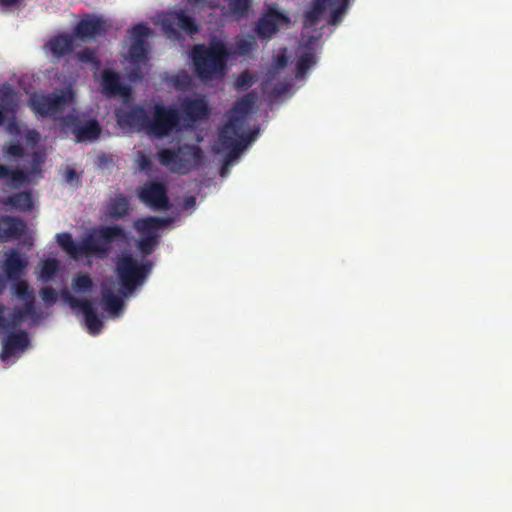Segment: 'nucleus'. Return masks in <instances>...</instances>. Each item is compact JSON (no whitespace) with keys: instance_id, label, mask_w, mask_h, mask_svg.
<instances>
[{"instance_id":"nucleus-1","label":"nucleus","mask_w":512,"mask_h":512,"mask_svg":"<svg viewBox=\"0 0 512 512\" xmlns=\"http://www.w3.org/2000/svg\"><path fill=\"white\" fill-rule=\"evenodd\" d=\"M169 223V219L158 217L143 218L135 223V229L138 233V252L135 255L123 253L116 263L119 282H105L103 284L102 305L111 317L120 315L123 310V298L131 294L137 286L142 285L145 281L151 268L146 256L154 250L161 231Z\"/></svg>"},{"instance_id":"nucleus-2","label":"nucleus","mask_w":512,"mask_h":512,"mask_svg":"<svg viewBox=\"0 0 512 512\" xmlns=\"http://www.w3.org/2000/svg\"><path fill=\"white\" fill-rule=\"evenodd\" d=\"M184 123L181 124L178 112L166 108L161 104H155L152 117H148L146 111L136 107L126 111L118 109L116 117L119 126L126 131H145L154 137L170 136L178 133L182 127L189 126L187 120L202 119L208 114V107L205 99L201 96H194L184 101L181 108Z\"/></svg>"},{"instance_id":"nucleus-3","label":"nucleus","mask_w":512,"mask_h":512,"mask_svg":"<svg viewBox=\"0 0 512 512\" xmlns=\"http://www.w3.org/2000/svg\"><path fill=\"white\" fill-rule=\"evenodd\" d=\"M14 300L13 311L0 305V330L7 333L3 340L0 358L13 363L29 347L27 335L16 328L23 324H34L43 317L35 306L34 291L26 281H17L11 287Z\"/></svg>"},{"instance_id":"nucleus-4","label":"nucleus","mask_w":512,"mask_h":512,"mask_svg":"<svg viewBox=\"0 0 512 512\" xmlns=\"http://www.w3.org/2000/svg\"><path fill=\"white\" fill-rule=\"evenodd\" d=\"M75 97L71 88L53 97L35 94L31 98L32 110L40 116H49L60 121L65 133H71L76 141H92L99 137L101 129L94 119L77 111L74 107Z\"/></svg>"},{"instance_id":"nucleus-5","label":"nucleus","mask_w":512,"mask_h":512,"mask_svg":"<svg viewBox=\"0 0 512 512\" xmlns=\"http://www.w3.org/2000/svg\"><path fill=\"white\" fill-rule=\"evenodd\" d=\"M255 101L256 97L253 93L246 95L223 118L218 141L214 147L217 153L224 155V167L221 170L222 177L226 176L228 167L237 161L240 154L256 136V133L248 126V118Z\"/></svg>"},{"instance_id":"nucleus-6","label":"nucleus","mask_w":512,"mask_h":512,"mask_svg":"<svg viewBox=\"0 0 512 512\" xmlns=\"http://www.w3.org/2000/svg\"><path fill=\"white\" fill-rule=\"evenodd\" d=\"M349 0H313L304 17L302 42L299 47V60L296 65V78L303 77L305 71L316 62L317 40L326 24L336 25L342 20Z\"/></svg>"},{"instance_id":"nucleus-7","label":"nucleus","mask_w":512,"mask_h":512,"mask_svg":"<svg viewBox=\"0 0 512 512\" xmlns=\"http://www.w3.org/2000/svg\"><path fill=\"white\" fill-rule=\"evenodd\" d=\"M254 39H240L235 49L228 47L220 39L213 40L209 45H196L191 58L198 77L203 81L221 79L227 72V62L231 55H244L250 52Z\"/></svg>"},{"instance_id":"nucleus-8","label":"nucleus","mask_w":512,"mask_h":512,"mask_svg":"<svg viewBox=\"0 0 512 512\" xmlns=\"http://www.w3.org/2000/svg\"><path fill=\"white\" fill-rule=\"evenodd\" d=\"M124 238L123 231L116 226L94 229L80 243L75 242L68 233L56 235L58 245L75 260L90 256L104 257L114 243Z\"/></svg>"},{"instance_id":"nucleus-9","label":"nucleus","mask_w":512,"mask_h":512,"mask_svg":"<svg viewBox=\"0 0 512 512\" xmlns=\"http://www.w3.org/2000/svg\"><path fill=\"white\" fill-rule=\"evenodd\" d=\"M93 289L91 277L86 273H77L72 278L71 289L61 292V299L74 312L82 314L87 331L96 335L101 331L102 321L94 313V305L89 299Z\"/></svg>"},{"instance_id":"nucleus-10","label":"nucleus","mask_w":512,"mask_h":512,"mask_svg":"<svg viewBox=\"0 0 512 512\" xmlns=\"http://www.w3.org/2000/svg\"><path fill=\"white\" fill-rule=\"evenodd\" d=\"M152 35L147 24H137L128 31L122 47L123 65L131 80L141 77L148 69V46L146 39Z\"/></svg>"},{"instance_id":"nucleus-11","label":"nucleus","mask_w":512,"mask_h":512,"mask_svg":"<svg viewBox=\"0 0 512 512\" xmlns=\"http://www.w3.org/2000/svg\"><path fill=\"white\" fill-rule=\"evenodd\" d=\"M152 22L159 25L169 39H177L180 31L188 35L197 32L194 20L184 10L158 12L152 17Z\"/></svg>"},{"instance_id":"nucleus-12","label":"nucleus","mask_w":512,"mask_h":512,"mask_svg":"<svg viewBox=\"0 0 512 512\" xmlns=\"http://www.w3.org/2000/svg\"><path fill=\"white\" fill-rule=\"evenodd\" d=\"M201 160L202 153L197 146H183L177 153L168 149L159 153L160 163L178 173H186L197 167Z\"/></svg>"},{"instance_id":"nucleus-13","label":"nucleus","mask_w":512,"mask_h":512,"mask_svg":"<svg viewBox=\"0 0 512 512\" xmlns=\"http://www.w3.org/2000/svg\"><path fill=\"white\" fill-rule=\"evenodd\" d=\"M186 2L194 13H200L205 9L214 11L218 9L221 16L239 20L247 15L252 0H223V3L214 0H186Z\"/></svg>"},{"instance_id":"nucleus-14","label":"nucleus","mask_w":512,"mask_h":512,"mask_svg":"<svg viewBox=\"0 0 512 512\" xmlns=\"http://www.w3.org/2000/svg\"><path fill=\"white\" fill-rule=\"evenodd\" d=\"M46 155L43 152L34 153L25 170L12 171L4 165H0V181L12 187L29 184L39 178L42 173Z\"/></svg>"},{"instance_id":"nucleus-15","label":"nucleus","mask_w":512,"mask_h":512,"mask_svg":"<svg viewBox=\"0 0 512 512\" xmlns=\"http://www.w3.org/2000/svg\"><path fill=\"white\" fill-rule=\"evenodd\" d=\"M96 79L101 87V90L107 96H117L122 99L125 107H128L130 100L131 90L130 87L122 84L119 80V75L110 68H105Z\"/></svg>"},{"instance_id":"nucleus-16","label":"nucleus","mask_w":512,"mask_h":512,"mask_svg":"<svg viewBox=\"0 0 512 512\" xmlns=\"http://www.w3.org/2000/svg\"><path fill=\"white\" fill-rule=\"evenodd\" d=\"M138 196L144 204L154 210H162L168 207L166 187L160 182H147L139 189Z\"/></svg>"},{"instance_id":"nucleus-17","label":"nucleus","mask_w":512,"mask_h":512,"mask_svg":"<svg viewBox=\"0 0 512 512\" xmlns=\"http://www.w3.org/2000/svg\"><path fill=\"white\" fill-rule=\"evenodd\" d=\"M289 18L275 7H268L257 24V33L263 38H270L276 31L288 27Z\"/></svg>"},{"instance_id":"nucleus-18","label":"nucleus","mask_w":512,"mask_h":512,"mask_svg":"<svg viewBox=\"0 0 512 512\" xmlns=\"http://www.w3.org/2000/svg\"><path fill=\"white\" fill-rule=\"evenodd\" d=\"M105 29L106 22L102 17L95 15L86 16L75 27L73 37L75 40H86L101 34Z\"/></svg>"},{"instance_id":"nucleus-19","label":"nucleus","mask_w":512,"mask_h":512,"mask_svg":"<svg viewBox=\"0 0 512 512\" xmlns=\"http://www.w3.org/2000/svg\"><path fill=\"white\" fill-rule=\"evenodd\" d=\"M37 279L43 283L63 280L65 271L56 258L42 259L35 268Z\"/></svg>"},{"instance_id":"nucleus-20","label":"nucleus","mask_w":512,"mask_h":512,"mask_svg":"<svg viewBox=\"0 0 512 512\" xmlns=\"http://www.w3.org/2000/svg\"><path fill=\"white\" fill-rule=\"evenodd\" d=\"M5 256L6 258L2 265L4 272L8 278L18 279L28 266V260L16 251H10Z\"/></svg>"},{"instance_id":"nucleus-21","label":"nucleus","mask_w":512,"mask_h":512,"mask_svg":"<svg viewBox=\"0 0 512 512\" xmlns=\"http://www.w3.org/2000/svg\"><path fill=\"white\" fill-rule=\"evenodd\" d=\"M286 62H287V58H286L285 50L280 51L275 56L273 64L271 65V67H270V69L268 71L267 79H266L265 84H264V91L266 93H269V94H273V93L281 94V93L284 92L283 89L276 87L273 82L276 80V76L279 74L280 70L282 68H284V66L286 65Z\"/></svg>"},{"instance_id":"nucleus-22","label":"nucleus","mask_w":512,"mask_h":512,"mask_svg":"<svg viewBox=\"0 0 512 512\" xmlns=\"http://www.w3.org/2000/svg\"><path fill=\"white\" fill-rule=\"evenodd\" d=\"M74 41L73 35H58L50 39L44 48L47 53H50L55 58H59L73 48Z\"/></svg>"},{"instance_id":"nucleus-23","label":"nucleus","mask_w":512,"mask_h":512,"mask_svg":"<svg viewBox=\"0 0 512 512\" xmlns=\"http://www.w3.org/2000/svg\"><path fill=\"white\" fill-rule=\"evenodd\" d=\"M1 107H0V125L5 120H10L14 107L17 102V95L12 91L9 86H3L0 89Z\"/></svg>"},{"instance_id":"nucleus-24","label":"nucleus","mask_w":512,"mask_h":512,"mask_svg":"<svg viewBox=\"0 0 512 512\" xmlns=\"http://www.w3.org/2000/svg\"><path fill=\"white\" fill-rule=\"evenodd\" d=\"M25 231V224L18 219L0 218V239L16 238Z\"/></svg>"},{"instance_id":"nucleus-25","label":"nucleus","mask_w":512,"mask_h":512,"mask_svg":"<svg viewBox=\"0 0 512 512\" xmlns=\"http://www.w3.org/2000/svg\"><path fill=\"white\" fill-rule=\"evenodd\" d=\"M7 132L14 137L24 139L27 145L34 146L40 139V135L35 130H27L22 128L17 122H9L7 125Z\"/></svg>"},{"instance_id":"nucleus-26","label":"nucleus","mask_w":512,"mask_h":512,"mask_svg":"<svg viewBox=\"0 0 512 512\" xmlns=\"http://www.w3.org/2000/svg\"><path fill=\"white\" fill-rule=\"evenodd\" d=\"M8 204L11 205L12 208L27 211L30 210L33 206V199L29 193H19L8 199ZM7 205V203H5Z\"/></svg>"},{"instance_id":"nucleus-27","label":"nucleus","mask_w":512,"mask_h":512,"mask_svg":"<svg viewBox=\"0 0 512 512\" xmlns=\"http://www.w3.org/2000/svg\"><path fill=\"white\" fill-rule=\"evenodd\" d=\"M128 201L123 196H118L108 206V214L112 217H121L128 210Z\"/></svg>"},{"instance_id":"nucleus-28","label":"nucleus","mask_w":512,"mask_h":512,"mask_svg":"<svg viewBox=\"0 0 512 512\" xmlns=\"http://www.w3.org/2000/svg\"><path fill=\"white\" fill-rule=\"evenodd\" d=\"M4 155L8 157L9 159H18L22 157L23 155V147L20 144V141H10L5 147H4Z\"/></svg>"},{"instance_id":"nucleus-29","label":"nucleus","mask_w":512,"mask_h":512,"mask_svg":"<svg viewBox=\"0 0 512 512\" xmlns=\"http://www.w3.org/2000/svg\"><path fill=\"white\" fill-rule=\"evenodd\" d=\"M39 295L41 300L47 307H51L52 305H54L58 299V294L56 293V291L49 286L43 287L39 291Z\"/></svg>"},{"instance_id":"nucleus-30","label":"nucleus","mask_w":512,"mask_h":512,"mask_svg":"<svg viewBox=\"0 0 512 512\" xmlns=\"http://www.w3.org/2000/svg\"><path fill=\"white\" fill-rule=\"evenodd\" d=\"M171 81L177 89H185L190 85L191 77L186 71H180L175 76H173Z\"/></svg>"},{"instance_id":"nucleus-31","label":"nucleus","mask_w":512,"mask_h":512,"mask_svg":"<svg viewBox=\"0 0 512 512\" xmlns=\"http://www.w3.org/2000/svg\"><path fill=\"white\" fill-rule=\"evenodd\" d=\"M253 82L254 75L248 71H245L237 77L235 81V87L239 90H245L250 87Z\"/></svg>"},{"instance_id":"nucleus-32","label":"nucleus","mask_w":512,"mask_h":512,"mask_svg":"<svg viewBox=\"0 0 512 512\" xmlns=\"http://www.w3.org/2000/svg\"><path fill=\"white\" fill-rule=\"evenodd\" d=\"M78 59L84 63H91L93 67H98V60L95 53L89 49L78 52Z\"/></svg>"},{"instance_id":"nucleus-33","label":"nucleus","mask_w":512,"mask_h":512,"mask_svg":"<svg viewBox=\"0 0 512 512\" xmlns=\"http://www.w3.org/2000/svg\"><path fill=\"white\" fill-rule=\"evenodd\" d=\"M136 163L141 170L147 169L150 166L149 156L142 151H138L136 156Z\"/></svg>"},{"instance_id":"nucleus-34","label":"nucleus","mask_w":512,"mask_h":512,"mask_svg":"<svg viewBox=\"0 0 512 512\" xmlns=\"http://www.w3.org/2000/svg\"><path fill=\"white\" fill-rule=\"evenodd\" d=\"M64 178H65V181L70 184V185H75L77 184L78 182V175L76 174V172L71 169V168H67L64 172Z\"/></svg>"},{"instance_id":"nucleus-35","label":"nucleus","mask_w":512,"mask_h":512,"mask_svg":"<svg viewBox=\"0 0 512 512\" xmlns=\"http://www.w3.org/2000/svg\"><path fill=\"white\" fill-rule=\"evenodd\" d=\"M20 0H0V4L3 6H14L16 5Z\"/></svg>"},{"instance_id":"nucleus-36","label":"nucleus","mask_w":512,"mask_h":512,"mask_svg":"<svg viewBox=\"0 0 512 512\" xmlns=\"http://www.w3.org/2000/svg\"><path fill=\"white\" fill-rule=\"evenodd\" d=\"M195 203V200L193 198H190L187 200L186 204H185V207L188 208V207H192Z\"/></svg>"},{"instance_id":"nucleus-37","label":"nucleus","mask_w":512,"mask_h":512,"mask_svg":"<svg viewBox=\"0 0 512 512\" xmlns=\"http://www.w3.org/2000/svg\"><path fill=\"white\" fill-rule=\"evenodd\" d=\"M5 288V281L0 279V293L4 290Z\"/></svg>"}]
</instances>
